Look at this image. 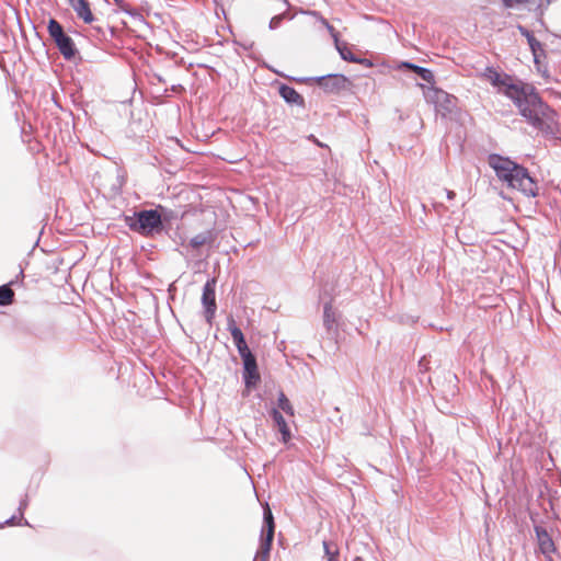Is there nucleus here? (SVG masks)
Segmentation results:
<instances>
[{"mask_svg": "<svg viewBox=\"0 0 561 561\" xmlns=\"http://www.w3.org/2000/svg\"><path fill=\"white\" fill-rule=\"evenodd\" d=\"M236 347H237L238 353H239L240 357L242 358V360H244L248 357L254 356L251 353V351H250V348H249V346H248L245 341L242 342V343L236 344Z\"/></svg>", "mask_w": 561, "mask_h": 561, "instance_id": "21", "label": "nucleus"}, {"mask_svg": "<svg viewBox=\"0 0 561 561\" xmlns=\"http://www.w3.org/2000/svg\"><path fill=\"white\" fill-rule=\"evenodd\" d=\"M488 163L494 170L497 179L506 183L508 187L518 190L526 196L535 197L537 195V184L524 167L496 153L489 156Z\"/></svg>", "mask_w": 561, "mask_h": 561, "instance_id": "2", "label": "nucleus"}, {"mask_svg": "<svg viewBox=\"0 0 561 561\" xmlns=\"http://www.w3.org/2000/svg\"><path fill=\"white\" fill-rule=\"evenodd\" d=\"M116 3H119L122 0H114Z\"/></svg>", "mask_w": 561, "mask_h": 561, "instance_id": "38", "label": "nucleus"}, {"mask_svg": "<svg viewBox=\"0 0 561 561\" xmlns=\"http://www.w3.org/2000/svg\"><path fill=\"white\" fill-rule=\"evenodd\" d=\"M324 556L328 561H339V550L332 542L323 541Z\"/></svg>", "mask_w": 561, "mask_h": 561, "instance_id": "19", "label": "nucleus"}, {"mask_svg": "<svg viewBox=\"0 0 561 561\" xmlns=\"http://www.w3.org/2000/svg\"><path fill=\"white\" fill-rule=\"evenodd\" d=\"M15 519H16L15 516L10 517L3 524H0V528H2L4 525H14L15 524Z\"/></svg>", "mask_w": 561, "mask_h": 561, "instance_id": "33", "label": "nucleus"}, {"mask_svg": "<svg viewBox=\"0 0 561 561\" xmlns=\"http://www.w3.org/2000/svg\"><path fill=\"white\" fill-rule=\"evenodd\" d=\"M433 102L435 103L436 111L442 113L443 116L453 113L456 106V98L449 93L435 89L433 91Z\"/></svg>", "mask_w": 561, "mask_h": 561, "instance_id": "9", "label": "nucleus"}, {"mask_svg": "<svg viewBox=\"0 0 561 561\" xmlns=\"http://www.w3.org/2000/svg\"><path fill=\"white\" fill-rule=\"evenodd\" d=\"M546 57H547V55L542 47L541 50L538 51V59H534L535 66H539L540 61H542V59H545Z\"/></svg>", "mask_w": 561, "mask_h": 561, "instance_id": "32", "label": "nucleus"}, {"mask_svg": "<svg viewBox=\"0 0 561 561\" xmlns=\"http://www.w3.org/2000/svg\"><path fill=\"white\" fill-rule=\"evenodd\" d=\"M320 21L327 27V30L329 31L330 35L334 39L335 47H336L337 51L340 53L341 58L344 59V60H347V61L357 62L358 59L354 56V54L351 50H348L346 45L340 43L339 34L335 31V28L325 19H323L322 16H320Z\"/></svg>", "mask_w": 561, "mask_h": 561, "instance_id": "10", "label": "nucleus"}, {"mask_svg": "<svg viewBox=\"0 0 561 561\" xmlns=\"http://www.w3.org/2000/svg\"><path fill=\"white\" fill-rule=\"evenodd\" d=\"M228 330L230 331L234 344H239L245 341L242 331L236 325L233 318L228 319Z\"/></svg>", "mask_w": 561, "mask_h": 561, "instance_id": "16", "label": "nucleus"}, {"mask_svg": "<svg viewBox=\"0 0 561 561\" xmlns=\"http://www.w3.org/2000/svg\"><path fill=\"white\" fill-rule=\"evenodd\" d=\"M505 8H514L528 2V0H502Z\"/></svg>", "mask_w": 561, "mask_h": 561, "instance_id": "29", "label": "nucleus"}, {"mask_svg": "<svg viewBox=\"0 0 561 561\" xmlns=\"http://www.w3.org/2000/svg\"><path fill=\"white\" fill-rule=\"evenodd\" d=\"M308 80L316 81L327 93H339L345 90L348 84V79L340 73L313 77Z\"/></svg>", "mask_w": 561, "mask_h": 561, "instance_id": "7", "label": "nucleus"}, {"mask_svg": "<svg viewBox=\"0 0 561 561\" xmlns=\"http://www.w3.org/2000/svg\"><path fill=\"white\" fill-rule=\"evenodd\" d=\"M311 14L312 15H319L318 12H316V11H312Z\"/></svg>", "mask_w": 561, "mask_h": 561, "instance_id": "37", "label": "nucleus"}, {"mask_svg": "<svg viewBox=\"0 0 561 561\" xmlns=\"http://www.w3.org/2000/svg\"><path fill=\"white\" fill-rule=\"evenodd\" d=\"M14 293L9 285L0 286V306H8L13 300Z\"/></svg>", "mask_w": 561, "mask_h": 561, "instance_id": "17", "label": "nucleus"}, {"mask_svg": "<svg viewBox=\"0 0 561 561\" xmlns=\"http://www.w3.org/2000/svg\"><path fill=\"white\" fill-rule=\"evenodd\" d=\"M416 75L427 83L434 82V75L427 68L420 67V69L416 71Z\"/></svg>", "mask_w": 561, "mask_h": 561, "instance_id": "22", "label": "nucleus"}, {"mask_svg": "<svg viewBox=\"0 0 561 561\" xmlns=\"http://www.w3.org/2000/svg\"><path fill=\"white\" fill-rule=\"evenodd\" d=\"M216 278L208 279L204 287L202 294V305L204 307V316L206 321L211 324V321L215 317L217 305H216Z\"/></svg>", "mask_w": 561, "mask_h": 561, "instance_id": "6", "label": "nucleus"}, {"mask_svg": "<svg viewBox=\"0 0 561 561\" xmlns=\"http://www.w3.org/2000/svg\"><path fill=\"white\" fill-rule=\"evenodd\" d=\"M270 414L274 422V425L277 427V430L282 434V442L285 444L288 443L291 438V434H290V430H289L283 414L276 408H273L271 410Z\"/></svg>", "mask_w": 561, "mask_h": 561, "instance_id": "13", "label": "nucleus"}, {"mask_svg": "<svg viewBox=\"0 0 561 561\" xmlns=\"http://www.w3.org/2000/svg\"><path fill=\"white\" fill-rule=\"evenodd\" d=\"M481 77L511 99L529 124L536 128H542V117L548 107L533 85L514 80L510 75L501 73L493 67H486Z\"/></svg>", "mask_w": 561, "mask_h": 561, "instance_id": "1", "label": "nucleus"}, {"mask_svg": "<svg viewBox=\"0 0 561 561\" xmlns=\"http://www.w3.org/2000/svg\"><path fill=\"white\" fill-rule=\"evenodd\" d=\"M517 30H518V32H519L524 37H526L527 43H529V39H530V38H535V36L533 35V33H531V32H529L525 26H523V25H517Z\"/></svg>", "mask_w": 561, "mask_h": 561, "instance_id": "30", "label": "nucleus"}, {"mask_svg": "<svg viewBox=\"0 0 561 561\" xmlns=\"http://www.w3.org/2000/svg\"><path fill=\"white\" fill-rule=\"evenodd\" d=\"M283 2L285 3V5H289L287 0H283Z\"/></svg>", "mask_w": 561, "mask_h": 561, "instance_id": "36", "label": "nucleus"}, {"mask_svg": "<svg viewBox=\"0 0 561 561\" xmlns=\"http://www.w3.org/2000/svg\"><path fill=\"white\" fill-rule=\"evenodd\" d=\"M21 277L23 278L24 277V273H23V270L20 271L19 275H18V278Z\"/></svg>", "mask_w": 561, "mask_h": 561, "instance_id": "35", "label": "nucleus"}, {"mask_svg": "<svg viewBox=\"0 0 561 561\" xmlns=\"http://www.w3.org/2000/svg\"><path fill=\"white\" fill-rule=\"evenodd\" d=\"M550 4V0H540L539 4L536 8L537 15L541 16L543 12L548 9Z\"/></svg>", "mask_w": 561, "mask_h": 561, "instance_id": "26", "label": "nucleus"}, {"mask_svg": "<svg viewBox=\"0 0 561 561\" xmlns=\"http://www.w3.org/2000/svg\"><path fill=\"white\" fill-rule=\"evenodd\" d=\"M399 69H410L412 70L413 72L416 73V71L420 69V66L417 65H414L410 61H402L399 66H398Z\"/></svg>", "mask_w": 561, "mask_h": 561, "instance_id": "27", "label": "nucleus"}, {"mask_svg": "<svg viewBox=\"0 0 561 561\" xmlns=\"http://www.w3.org/2000/svg\"><path fill=\"white\" fill-rule=\"evenodd\" d=\"M47 31L55 42L59 53L66 60H71L78 54L73 39L64 32L62 25L55 19L48 21Z\"/></svg>", "mask_w": 561, "mask_h": 561, "instance_id": "4", "label": "nucleus"}, {"mask_svg": "<svg viewBox=\"0 0 561 561\" xmlns=\"http://www.w3.org/2000/svg\"><path fill=\"white\" fill-rule=\"evenodd\" d=\"M535 534L537 538L538 549L549 561H552V556L556 553L557 548L552 537L542 526H535Z\"/></svg>", "mask_w": 561, "mask_h": 561, "instance_id": "8", "label": "nucleus"}, {"mask_svg": "<svg viewBox=\"0 0 561 561\" xmlns=\"http://www.w3.org/2000/svg\"><path fill=\"white\" fill-rule=\"evenodd\" d=\"M276 409L282 410L291 416L294 415V408H293L290 401L287 399V397L283 392H280L278 396Z\"/></svg>", "mask_w": 561, "mask_h": 561, "instance_id": "18", "label": "nucleus"}, {"mask_svg": "<svg viewBox=\"0 0 561 561\" xmlns=\"http://www.w3.org/2000/svg\"><path fill=\"white\" fill-rule=\"evenodd\" d=\"M67 2L84 23L90 24L94 21V16L87 0H67Z\"/></svg>", "mask_w": 561, "mask_h": 561, "instance_id": "12", "label": "nucleus"}, {"mask_svg": "<svg viewBox=\"0 0 561 561\" xmlns=\"http://www.w3.org/2000/svg\"><path fill=\"white\" fill-rule=\"evenodd\" d=\"M285 16H286V13H280V14H277V15L273 16L271 19V21H270V24H268L270 30L278 28L280 23L285 19Z\"/></svg>", "mask_w": 561, "mask_h": 561, "instance_id": "25", "label": "nucleus"}, {"mask_svg": "<svg viewBox=\"0 0 561 561\" xmlns=\"http://www.w3.org/2000/svg\"><path fill=\"white\" fill-rule=\"evenodd\" d=\"M128 228L142 236H151L162 227V217L157 209H146L125 217Z\"/></svg>", "mask_w": 561, "mask_h": 561, "instance_id": "3", "label": "nucleus"}, {"mask_svg": "<svg viewBox=\"0 0 561 561\" xmlns=\"http://www.w3.org/2000/svg\"><path fill=\"white\" fill-rule=\"evenodd\" d=\"M445 192H446V195H447L448 199H453L455 197V195H456L455 192H453V191L446 190Z\"/></svg>", "mask_w": 561, "mask_h": 561, "instance_id": "34", "label": "nucleus"}, {"mask_svg": "<svg viewBox=\"0 0 561 561\" xmlns=\"http://www.w3.org/2000/svg\"><path fill=\"white\" fill-rule=\"evenodd\" d=\"M265 535L262 531V538L254 561H268L272 541L274 538V518L270 508L264 511Z\"/></svg>", "mask_w": 561, "mask_h": 561, "instance_id": "5", "label": "nucleus"}, {"mask_svg": "<svg viewBox=\"0 0 561 561\" xmlns=\"http://www.w3.org/2000/svg\"><path fill=\"white\" fill-rule=\"evenodd\" d=\"M323 324L328 331H331L336 325L335 311L332 308L331 302H327L323 309Z\"/></svg>", "mask_w": 561, "mask_h": 561, "instance_id": "15", "label": "nucleus"}, {"mask_svg": "<svg viewBox=\"0 0 561 561\" xmlns=\"http://www.w3.org/2000/svg\"><path fill=\"white\" fill-rule=\"evenodd\" d=\"M28 505V500H27V496H25L24 499H22L20 501V505H19V513H20V523L19 525H26L28 526V522L26 519L23 518V514H24V511L26 510Z\"/></svg>", "mask_w": 561, "mask_h": 561, "instance_id": "23", "label": "nucleus"}, {"mask_svg": "<svg viewBox=\"0 0 561 561\" xmlns=\"http://www.w3.org/2000/svg\"><path fill=\"white\" fill-rule=\"evenodd\" d=\"M278 92L286 103L290 105H298L301 107L305 106L304 98L293 87L287 84H280Z\"/></svg>", "mask_w": 561, "mask_h": 561, "instance_id": "14", "label": "nucleus"}, {"mask_svg": "<svg viewBox=\"0 0 561 561\" xmlns=\"http://www.w3.org/2000/svg\"><path fill=\"white\" fill-rule=\"evenodd\" d=\"M399 69H410L412 70L413 72L416 73V71L420 69V66L417 65H414L410 61H402L399 66H398Z\"/></svg>", "mask_w": 561, "mask_h": 561, "instance_id": "28", "label": "nucleus"}, {"mask_svg": "<svg viewBox=\"0 0 561 561\" xmlns=\"http://www.w3.org/2000/svg\"><path fill=\"white\" fill-rule=\"evenodd\" d=\"M536 69L538 72L541 73V76L546 79L549 78V71H548V68L546 65L542 64V61H540L539 66H536Z\"/></svg>", "mask_w": 561, "mask_h": 561, "instance_id": "31", "label": "nucleus"}, {"mask_svg": "<svg viewBox=\"0 0 561 561\" xmlns=\"http://www.w3.org/2000/svg\"><path fill=\"white\" fill-rule=\"evenodd\" d=\"M243 362V378L247 388H251L260 380L255 356L248 357Z\"/></svg>", "mask_w": 561, "mask_h": 561, "instance_id": "11", "label": "nucleus"}, {"mask_svg": "<svg viewBox=\"0 0 561 561\" xmlns=\"http://www.w3.org/2000/svg\"><path fill=\"white\" fill-rule=\"evenodd\" d=\"M528 45L534 59H538V51L543 47L542 44L536 38H530Z\"/></svg>", "mask_w": 561, "mask_h": 561, "instance_id": "24", "label": "nucleus"}, {"mask_svg": "<svg viewBox=\"0 0 561 561\" xmlns=\"http://www.w3.org/2000/svg\"><path fill=\"white\" fill-rule=\"evenodd\" d=\"M208 241V234L207 233H199V234H196L195 237H193L191 240H190V244L192 248H199L202 245H204L206 242Z\"/></svg>", "mask_w": 561, "mask_h": 561, "instance_id": "20", "label": "nucleus"}]
</instances>
